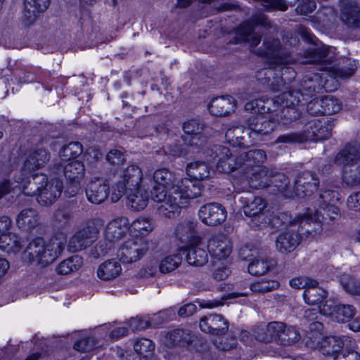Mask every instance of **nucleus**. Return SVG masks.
I'll use <instances>...</instances> for the list:
<instances>
[{"label": "nucleus", "mask_w": 360, "mask_h": 360, "mask_svg": "<svg viewBox=\"0 0 360 360\" xmlns=\"http://www.w3.org/2000/svg\"><path fill=\"white\" fill-rule=\"evenodd\" d=\"M354 71V68H328L320 73L305 75L301 90L285 91L273 99L272 112L276 113L277 121L285 125L296 120L301 116L304 96H311L322 89L332 91L337 89V79H347L353 75Z\"/></svg>", "instance_id": "f257e3e1"}, {"label": "nucleus", "mask_w": 360, "mask_h": 360, "mask_svg": "<svg viewBox=\"0 0 360 360\" xmlns=\"http://www.w3.org/2000/svg\"><path fill=\"white\" fill-rule=\"evenodd\" d=\"M259 54L266 59L269 68L258 71L257 77L270 85L274 91L291 82L295 77V70L288 66L293 58L281 47L279 40L269 39L264 41Z\"/></svg>", "instance_id": "f03ea898"}, {"label": "nucleus", "mask_w": 360, "mask_h": 360, "mask_svg": "<svg viewBox=\"0 0 360 360\" xmlns=\"http://www.w3.org/2000/svg\"><path fill=\"white\" fill-rule=\"evenodd\" d=\"M172 189V191L168 193L152 195V199L160 204L157 208L158 214L167 218L176 217L181 207L202 194L200 185L193 183L189 179L178 180Z\"/></svg>", "instance_id": "7ed1b4c3"}, {"label": "nucleus", "mask_w": 360, "mask_h": 360, "mask_svg": "<svg viewBox=\"0 0 360 360\" xmlns=\"http://www.w3.org/2000/svg\"><path fill=\"white\" fill-rule=\"evenodd\" d=\"M266 155L261 149H251L241 153L245 166V178L250 186L254 189H261L270 185L271 175L269 170L261 165L265 161Z\"/></svg>", "instance_id": "20e7f679"}, {"label": "nucleus", "mask_w": 360, "mask_h": 360, "mask_svg": "<svg viewBox=\"0 0 360 360\" xmlns=\"http://www.w3.org/2000/svg\"><path fill=\"white\" fill-rule=\"evenodd\" d=\"M66 241L65 238H53L48 242L42 238L32 240L25 251V259L35 262L41 266L53 263L64 250Z\"/></svg>", "instance_id": "39448f33"}, {"label": "nucleus", "mask_w": 360, "mask_h": 360, "mask_svg": "<svg viewBox=\"0 0 360 360\" xmlns=\"http://www.w3.org/2000/svg\"><path fill=\"white\" fill-rule=\"evenodd\" d=\"M33 182L28 181L27 186H23L22 191L27 195L37 196V202L44 206L53 204L60 195L63 183L58 179L48 181L44 174H37L32 176Z\"/></svg>", "instance_id": "423d86ee"}, {"label": "nucleus", "mask_w": 360, "mask_h": 360, "mask_svg": "<svg viewBox=\"0 0 360 360\" xmlns=\"http://www.w3.org/2000/svg\"><path fill=\"white\" fill-rule=\"evenodd\" d=\"M334 127L332 121L326 118L309 121L304 127L303 133H290L278 137L276 143H294L305 141H318L328 139Z\"/></svg>", "instance_id": "0eeeda50"}, {"label": "nucleus", "mask_w": 360, "mask_h": 360, "mask_svg": "<svg viewBox=\"0 0 360 360\" xmlns=\"http://www.w3.org/2000/svg\"><path fill=\"white\" fill-rule=\"evenodd\" d=\"M334 162L342 170V178L350 186L360 184V146L347 144L335 156Z\"/></svg>", "instance_id": "6e6552de"}, {"label": "nucleus", "mask_w": 360, "mask_h": 360, "mask_svg": "<svg viewBox=\"0 0 360 360\" xmlns=\"http://www.w3.org/2000/svg\"><path fill=\"white\" fill-rule=\"evenodd\" d=\"M130 231L129 219L125 217H117L110 220L103 231V240L94 247V257L97 258L107 255L115 243L124 238Z\"/></svg>", "instance_id": "1a4fd4ad"}, {"label": "nucleus", "mask_w": 360, "mask_h": 360, "mask_svg": "<svg viewBox=\"0 0 360 360\" xmlns=\"http://www.w3.org/2000/svg\"><path fill=\"white\" fill-rule=\"evenodd\" d=\"M334 197V191H325L319 195V198L323 201V203L320 205L319 209H314V213H313L311 208H307L306 212L302 215H298L295 221L300 224H309L311 222L323 223L328 219L330 221L337 219L340 216V210L337 206L330 204Z\"/></svg>", "instance_id": "9d476101"}, {"label": "nucleus", "mask_w": 360, "mask_h": 360, "mask_svg": "<svg viewBox=\"0 0 360 360\" xmlns=\"http://www.w3.org/2000/svg\"><path fill=\"white\" fill-rule=\"evenodd\" d=\"M145 181L143 179L142 170L139 166L129 165L120 172L119 179L111 187V201L117 202L125 194L126 191L146 184Z\"/></svg>", "instance_id": "9b49d317"}, {"label": "nucleus", "mask_w": 360, "mask_h": 360, "mask_svg": "<svg viewBox=\"0 0 360 360\" xmlns=\"http://www.w3.org/2000/svg\"><path fill=\"white\" fill-rule=\"evenodd\" d=\"M149 242L142 238H131L122 243L117 248L116 259L124 264L139 261L148 252Z\"/></svg>", "instance_id": "f8f14e48"}, {"label": "nucleus", "mask_w": 360, "mask_h": 360, "mask_svg": "<svg viewBox=\"0 0 360 360\" xmlns=\"http://www.w3.org/2000/svg\"><path fill=\"white\" fill-rule=\"evenodd\" d=\"M241 151L238 155L233 154L229 148L221 146H215V154L218 157L217 169L219 172L229 174L234 170L240 169L243 172L245 171L243 160L240 159Z\"/></svg>", "instance_id": "ddd939ff"}, {"label": "nucleus", "mask_w": 360, "mask_h": 360, "mask_svg": "<svg viewBox=\"0 0 360 360\" xmlns=\"http://www.w3.org/2000/svg\"><path fill=\"white\" fill-rule=\"evenodd\" d=\"M276 124L281 122L277 121V116L273 112L269 120L262 115L251 116L246 121V134L252 139H257L259 136L272 132Z\"/></svg>", "instance_id": "4468645a"}, {"label": "nucleus", "mask_w": 360, "mask_h": 360, "mask_svg": "<svg viewBox=\"0 0 360 360\" xmlns=\"http://www.w3.org/2000/svg\"><path fill=\"white\" fill-rule=\"evenodd\" d=\"M269 22L266 17L262 14L255 15L251 22H245L239 27L236 39V42L247 41L251 46H257L261 41V36L255 32V27L262 25L264 27L269 26Z\"/></svg>", "instance_id": "2eb2a0df"}, {"label": "nucleus", "mask_w": 360, "mask_h": 360, "mask_svg": "<svg viewBox=\"0 0 360 360\" xmlns=\"http://www.w3.org/2000/svg\"><path fill=\"white\" fill-rule=\"evenodd\" d=\"M314 341H307V345L311 347L319 349L325 356L335 357L343 348L347 338L337 336L318 337L317 334L314 337Z\"/></svg>", "instance_id": "dca6fc26"}, {"label": "nucleus", "mask_w": 360, "mask_h": 360, "mask_svg": "<svg viewBox=\"0 0 360 360\" xmlns=\"http://www.w3.org/2000/svg\"><path fill=\"white\" fill-rule=\"evenodd\" d=\"M98 229L94 225H87L79 230L70 239L68 248L70 252H76L91 245L98 238Z\"/></svg>", "instance_id": "f3484780"}, {"label": "nucleus", "mask_w": 360, "mask_h": 360, "mask_svg": "<svg viewBox=\"0 0 360 360\" xmlns=\"http://www.w3.org/2000/svg\"><path fill=\"white\" fill-rule=\"evenodd\" d=\"M198 215L203 224L217 226L226 220L227 212L221 204L212 202L202 205L198 211Z\"/></svg>", "instance_id": "a211bd4d"}, {"label": "nucleus", "mask_w": 360, "mask_h": 360, "mask_svg": "<svg viewBox=\"0 0 360 360\" xmlns=\"http://www.w3.org/2000/svg\"><path fill=\"white\" fill-rule=\"evenodd\" d=\"M207 247L211 257L219 261L227 259L232 252L231 242L221 234L212 236Z\"/></svg>", "instance_id": "6ab92c4d"}, {"label": "nucleus", "mask_w": 360, "mask_h": 360, "mask_svg": "<svg viewBox=\"0 0 360 360\" xmlns=\"http://www.w3.org/2000/svg\"><path fill=\"white\" fill-rule=\"evenodd\" d=\"M187 262L192 266H202L208 262V254L198 237H195L189 245L182 250Z\"/></svg>", "instance_id": "aec40b11"}, {"label": "nucleus", "mask_w": 360, "mask_h": 360, "mask_svg": "<svg viewBox=\"0 0 360 360\" xmlns=\"http://www.w3.org/2000/svg\"><path fill=\"white\" fill-rule=\"evenodd\" d=\"M108 181L101 179L90 181L86 188V195L88 200L96 205L103 202L111 193L109 192Z\"/></svg>", "instance_id": "412c9836"}, {"label": "nucleus", "mask_w": 360, "mask_h": 360, "mask_svg": "<svg viewBox=\"0 0 360 360\" xmlns=\"http://www.w3.org/2000/svg\"><path fill=\"white\" fill-rule=\"evenodd\" d=\"M319 184V181L315 174L304 172L297 176L295 179L294 185L295 193L299 198L311 195L317 190Z\"/></svg>", "instance_id": "4be33fe9"}, {"label": "nucleus", "mask_w": 360, "mask_h": 360, "mask_svg": "<svg viewBox=\"0 0 360 360\" xmlns=\"http://www.w3.org/2000/svg\"><path fill=\"white\" fill-rule=\"evenodd\" d=\"M153 179L154 185L152 195L172 191V186L177 182L174 181V174L165 168L156 169L153 173Z\"/></svg>", "instance_id": "5701e85b"}, {"label": "nucleus", "mask_w": 360, "mask_h": 360, "mask_svg": "<svg viewBox=\"0 0 360 360\" xmlns=\"http://www.w3.org/2000/svg\"><path fill=\"white\" fill-rule=\"evenodd\" d=\"M236 108V100L231 96H222L213 98L208 105L210 114L219 117L231 115L235 111Z\"/></svg>", "instance_id": "b1692460"}, {"label": "nucleus", "mask_w": 360, "mask_h": 360, "mask_svg": "<svg viewBox=\"0 0 360 360\" xmlns=\"http://www.w3.org/2000/svg\"><path fill=\"white\" fill-rule=\"evenodd\" d=\"M127 205L134 211L145 209L149 202V194L146 188V184L126 191Z\"/></svg>", "instance_id": "393cba45"}, {"label": "nucleus", "mask_w": 360, "mask_h": 360, "mask_svg": "<svg viewBox=\"0 0 360 360\" xmlns=\"http://www.w3.org/2000/svg\"><path fill=\"white\" fill-rule=\"evenodd\" d=\"M340 18L348 27H360V6L356 3L343 0Z\"/></svg>", "instance_id": "a878e982"}, {"label": "nucleus", "mask_w": 360, "mask_h": 360, "mask_svg": "<svg viewBox=\"0 0 360 360\" xmlns=\"http://www.w3.org/2000/svg\"><path fill=\"white\" fill-rule=\"evenodd\" d=\"M60 167L65 178L72 182L74 185L73 192L78 189L79 181L84 178L85 174V167L82 162L73 160L65 163H60Z\"/></svg>", "instance_id": "bb28decb"}, {"label": "nucleus", "mask_w": 360, "mask_h": 360, "mask_svg": "<svg viewBox=\"0 0 360 360\" xmlns=\"http://www.w3.org/2000/svg\"><path fill=\"white\" fill-rule=\"evenodd\" d=\"M199 326L205 333L218 335L225 333L228 329V322L221 315L210 314L200 319Z\"/></svg>", "instance_id": "cd10ccee"}, {"label": "nucleus", "mask_w": 360, "mask_h": 360, "mask_svg": "<svg viewBox=\"0 0 360 360\" xmlns=\"http://www.w3.org/2000/svg\"><path fill=\"white\" fill-rule=\"evenodd\" d=\"M50 2L51 0H25L23 12L25 25L27 26L32 25L37 20L38 13L45 11Z\"/></svg>", "instance_id": "c85d7f7f"}, {"label": "nucleus", "mask_w": 360, "mask_h": 360, "mask_svg": "<svg viewBox=\"0 0 360 360\" xmlns=\"http://www.w3.org/2000/svg\"><path fill=\"white\" fill-rule=\"evenodd\" d=\"M186 172L189 176V179H191L193 183L200 185L202 190V186L201 184L194 181L193 180L199 181L207 180L211 177V175L213 173L208 163L202 161H194L190 162L186 167Z\"/></svg>", "instance_id": "c756f323"}, {"label": "nucleus", "mask_w": 360, "mask_h": 360, "mask_svg": "<svg viewBox=\"0 0 360 360\" xmlns=\"http://www.w3.org/2000/svg\"><path fill=\"white\" fill-rule=\"evenodd\" d=\"M300 234L288 230L281 233L276 240V250L281 254H288L294 251L300 243Z\"/></svg>", "instance_id": "7c9ffc66"}, {"label": "nucleus", "mask_w": 360, "mask_h": 360, "mask_svg": "<svg viewBox=\"0 0 360 360\" xmlns=\"http://www.w3.org/2000/svg\"><path fill=\"white\" fill-rule=\"evenodd\" d=\"M332 305L328 304V301L320 306L319 309H307L304 311V319L309 323V328L311 330L320 331L323 328L322 323L318 320L319 314H322L324 316L333 314Z\"/></svg>", "instance_id": "2f4dec72"}, {"label": "nucleus", "mask_w": 360, "mask_h": 360, "mask_svg": "<svg viewBox=\"0 0 360 360\" xmlns=\"http://www.w3.org/2000/svg\"><path fill=\"white\" fill-rule=\"evenodd\" d=\"M50 160L49 152L44 148L36 149L27 156L24 170L32 172L44 167Z\"/></svg>", "instance_id": "473e14b6"}, {"label": "nucleus", "mask_w": 360, "mask_h": 360, "mask_svg": "<svg viewBox=\"0 0 360 360\" xmlns=\"http://www.w3.org/2000/svg\"><path fill=\"white\" fill-rule=\"evenodd\" d=\"M240 202L243 203V210L246 216L264 218V212L267 205L264 199L261 197H255L252 199L241 197Z\"/></svg>", "instance_id": "72a5a7b5"}, {"label": "nucleus", "mask_w": 360, "mask_h": 360, "mask_svg": "<svg viewBox=\"0 0 360 360\" xmlns=\"http://www.w3.org/2000/svg\"><path fill=\"white\" fill-rule=\"evenodd\" d=\"M120 262L115 259H107L97 269V276L103 281H111L117 278L122 273Z\"/></svg>", "instance_id": "f704fd0d"}, {"label": "nucleus", "mask_w": 360, "mask_h": 360, "mask_svg": "<svg viewBox=\"0 0 360 360\" xmlns=\"http://www.w3.org/2000/svg\"><path fill=\"white\" fill-rule=\"evenodd\" d=\"M15 221L19 229L30 231L38 224L37 212L34 209H25L17 215Z\"/></svg>", "instance_id": "c9c22d12"}, {"label": "nucleus", "mask_w": 360, "mask_h": 360, "mask_svg": "<svg viewBox=\"0 0 360 360\" xmlns=\"http://www.w3.org/2000/svg\"><path fill=\"white\" fill-rule=\"evenodd\" d=\"M328 297V292L319 286V283L316 281V284L313 286L309 285L304 291L303 298L309 305H317L324 301Z\"/></svg>", "instance_id": "e433bc0d"}, {"label": "nucleus", "mask_w": 360, "mask_h": 360, "mask_svg": "<svg viewBox=\"0 0 360 360\" xmlns=\"http://www.w3.org/2000/svg\"><path fill=\"white\" fill-rule=\"evenodd\" d=\"M22 247V239L15 233H8L0 236V249L8 253H17Z\"/></svg>", "instance_id": "4c0bfd02"}, {"label": "nucleus", "mask_w": 360, "mask_h": 360, "mask_svg": "<svg viewBox=\"0 0 360 360\" xmlns=\"http://www.w3.org/2000/svg\"><path fill=\"white\" fill-rule=\"evenodd\" d=\"M329 304H331L333 314L327 315L334 318L338 322H347L349 321L356 314V310L352 305L350 304H338L335 305L331 302H328Z\"/></svg>", "instance_id": "58836bf2"}, {"label": "nucleus", "mask_w": 360, "mask_h": 360, "mask_svg": "<svg viewBox=\"0 0 360 360\" xmlns=\"http://www.w3.org/2000/svg\"><path fill=\"white\" fill-rule=\"evenodd\" d=\"M83 152V148L79 142H71L63 146L59 152L60 163L77 160Z\"/></svg>", "instance_id": "ea45409f"}, {"label": "nucleus", "mask_w": 360, "mask_h": 360, "mask_svg": "<svg viewBox=\"0 0 360 360\" xmlns=\"http://www.w3.org/2000/svg\"><path fill=\"white\" fill-rule=\"evenodd\" d=\"M183 130L185 134L193 136L191 145L198 146L197 141H205V137L200 135L203 130V124L197 120H190L185 122L183 124Z\"/></svg>", "instance_id": "a19ab883"}, {"label": "nucleus", "mask_w": 360, "mask_h": 360, "mask_svg": "<svg viewBox=\"0 0 360 360\" xmlns=\"http://www.w3.org/2000/svg\"><path fill=\"white\" fill-rule=\"evenodd\" d=\"M271 104L273 105V99L262 97L246 103L245 110L252 113L264 114L270 110L272 111L271 109Z\"/></svg>", "instance_id": "79ce46f5"}, {"label": "nucleus", "mask_w": 360, "mask_h": 360, "mask_svg": "<svg viewBox=\"0 0 360 360\" xmlns=\"http://www.w3.org/2000/svg\"><path fill=\"white\" fill-rule=\"evenodd\" d=\"M195 228V224L193 221H184L176 226L174 231L175 236L182 242L190 241L191 243L195 237L193 236Z\"/></svg>", "instance_id": "37998d69"}, {"label": "nucleus", "mask_w": 360, "mask_h": 360, "mask_svg": "<svg viewBox=\"0 0 360 360\" xmlns=\"http://www.w3.org/2000/svg\"><path fill=\"white\" fill-rule=\"evenodd\" d=\"M129 226L131 231L141 236L148 235L154 229L151 219L148 217L137 218Z\"/></svg>", "instance_id": "c03bdc74"}, {"label": "nucleus", "mask_w": 360, "mask_h": 360, "mask_svg": "<svg viewBox=\"0 0 360 360\" xmlns=\"http://www.w3.org/2000/svg\"><path fill=\"white\" fill-rule=\"evenodd\" d=\"M246 133V129L243 127H233L228 129L225 133L226 141L233 147L243 148L245 144L243 142L245 136L241 134Z\"/></svg>", "instance_id": "a18cd8bd"}, {"label": "nucleus", "mask_w": 360, "mask_h": 360, "mask_svg": "<svg viewBox=\"0 0 360 360\" xmlns=\"http://www.w3.org/2000/svg\"><path fill=\"white\" fill-rule=\"evenodd\" d=\"M182 261L180 253L169 255L164 257L159 264V270L162 274H168L179 266Z\"/></svg>", "instance_id": "49530a36"}, {"label": "nucleus", "mask_w": 360, "mask_h": 360, "mask_svg": "<svg viewBox=\"0 0 360 360\" xmlns=\"http://www.w3.org/2000/svg\"><path fill=\"white\" fill-rule=\"evenodd\" d=\"M274 266L273 261L266 258L258 259L252 262L248 266L250 274L259 276L266 273Z\"/></svg>", "instance_id": "de8ad7c7"}, {"label": "nucleus", "mask_w": 360, "mask_h": 360, "mask_svg": "<svg viewBox=\"0 0 360 360\" xmlns=\"http://www.w3.org/2000/svg\"><path fill=\"white\" fill-rule=\"evenodd\" d=\"M81 264V259L78 256L71 257L62 262L56 267L58 274L67 275L79 269Z\"/></svg>", "instance_id": "09e8293b"}, {"label": "nucleus", "mask_w": 360, "mask_h": 360, "mask_svg": "<svg viewBox=\"0 0 360 360\" xmlns=\"http://www.w3.org/2000/svg\"><path fill=\"white\" fill-rule=\"evenodd\" d=\"M155 345L153 342L146 338L138 340L134 344V350L143 359H148L153 355Z\"/></svg>", "instance_id": "8fccbe9b"}, {"label": "nucleus", "mask_w": 360, "mask_h": 360, "mask_svg": "<svg viewBox=\"0 0 360 360\" xmlns=\"http://www.w3.org/2000/svg\"><path fill=\"white\" fill-rule=\"evenodd\" d=\"M340 283L346 292L354 295H360V280L343 274L340 277Z\"/></svg>", "instance_id": "3c124183"}, {"label": "nucleus", "mask_w": 360, "mask_h": 360, "mask_svg": "<svg viewBox=\"0 0 360 360\" xmlns=\"http://www.w3.org/2000/svg\"><path fill=\"white\" fill-rule=\"evenodd\" d=\"M300 334L295 326H286L282 335H281L280 342L284 345H289L297 342L300 339Z\"/></svg>", "instance_id": "603ef678"}, {"label": "nucleus", "mask_w": 360, "mask_h": 360, "mask_svg": "<svg viewBox=\"0 0 360 360\" xmlns=\"http://www.w3.org/2000/svg\"><path fill=\"white\" fill-rule=\"evenodd\" d=\"M271 183L277 188V191L284 195L285 197H291L288 193V189L290 185V180L284 174L279 173L274 176H271Z\"/></svg>", "instance_id": "864d4df0"}, {"label": "nucleus", "mask_w": 360, "mask_h": 360, "mask_svg": "<svg viewBox=\"0 0 360 360\" xmlns=\"http://www.w3.org/2000/svg\"><path fill=\"white\" fill-rule=\"evenodd\" d=\"M279 283L274 280H261L250 285V289L255 292H266L278 288Z\"/></svg>", "instance_id": "5fc2aeb1"}, {"label": "nucleus", "mask_w": 360, "mask_h": 360, "mask_svg": "<svg viewBox=\"0 0 360 360\" xmlns=\"http://www.w3.org/2000/svg\"><path fill=\"white\" fill-rule=\"evenodd\" d=\"M128 325L133 332H136L153 326L155 323L152 322L149 317L146 316L131 318L129 321Z\"/></svg>", "instance_id": "6e6d98bb"}, {"label": "nucleus", "mask_w": 360, "mask_h": 360, "mask_svg": "<svg viewBox=\"0 0 360 360\" xmlns=\"http://www.w3.org/2000/svg\"><path fill=\"white\" fill-rule=\"evenodd\" d=\"M323 114H332L338 112L342 108L341 103L331 96L322 98Z\"/></svg>", "instance_id": "4d7b16f0"}, {"label": "nucleus", "mask_w": 360, "mask_h": 360, "mask_svg": "<svg viewBox=\"0 0 360 360\" xmlns=\"http://www.w3.org/2000/svg\"><path fill=\"white\" fill-rule=\"evenodd\" d=\"M169 339L174 344H188L192 341V336L187 330L176 329L169 333Z\"/></svg>", "instance_id": "13d9d810"}, {"label": "nucleus", "mask_w": 360, "mask_h": 360, "mask_svg": "<svg viewBox=\"0 0 360 360\" xmlns=\"http://www.w3.org/2000/svg\"><path fill=\"white\" fill-rule=\"evenodd\" d=\"M326 57L324 51L313 49L304 52V59L301 60L302 63H321Z\"/></svg>", "instance_id": "bf43d9fd"}, {"label": "nucleus", "mask_w": 360, "mask_h": 360, "mask_svg": "<svg viewBox=\"0 0 360 360\" xmlns=\"http://www.w3.org/2000/svg\"><path fill=\"white\" fill-rule=\"evenodd\" d=\"M285 328V324L282 322H271L269 323L266 330L271 337V340L275 339L280 341L281 335H282Z\"/></svg>", "instance_id": "052dcab7"}, {"label": "nucleus", "mask_w": 360, "mask_h": 360, "mask_svg": "<svg viewBox=\"0 0 360 360\" xmlns=\"http://www.w3.org/2000/svg\"><path fill=\"white\" fill-rule=\"evenodd\" d=\"M316 284V280L311 279L309 277L301 276L294 278L290 280V285L292 288L296 289H304L308 288L309 285L313 286Z\"/></svg>", "instance_id": "680f3d73"}, {"label": "nucleus", "mask_w": 360, "mask_h": 360, "mask_svg": "<svg viewBox=\"0 0 360 360\" xmlns=\"http://www.w3.org/2000/svg\"><path fill=\"white\" fill-rule=\"evenodd\" d=\"M334 360H360V354L353 348H342Z\"/></svg>", "instance_id": "e2e57ef3"}, {"label": "nucleus", "mask_w": 360, "mask_h": 360, "mask_svg": "<svg viewBox=\"0 0 360 360\" xmlns=\"http://www.w3.org/2000/svg\"><path fill=\"white\" fill-rule=\"evenodd\" d=\"M74 348L79 352H89L95 348V340L91 337L81 339L75 343Z\"/></svg>", "instance_id": "0e129e2a"}, {"label": "nucleus", "mask_w": 360, "mask_h": 360, "mask_svg": "<svg viewBox=\"0 0 360 360\" xmlns=\"http://www.w3.org/2000/svg\"><path fill=\"white\" fill-rule=\"evenodd\" d=\"M106 160L112 165L119 166L124 162L125 157L122 151L113 149L107 154Z\"/></svg>", "instance_id": "69168bd1"}, {"label": "nucleus", "mask_w": 360, "mask_h": 360, "mask_svg": "<svg viewBox=\"0 0 360 360\" xmlns=\"http://www.w3.org/2000/svg\"><path fill=\"white\" fill-rule=\"evenodd\" d=\"M308 112L313 115L323 114V101L321 98H315L308 103L307 106Z\"/></svg>", "instance_id": "338daca9"}, {"label": "nucleus", "mask_w": 360, "mask_h": 360, "mask_svg": "<svg viewBox=\"0 0 360 360\" xmlns=\"http://www.w3.org/2000/svg\"><path fill=\"white\" fill-rule=\"evenodd\" d=\"M347 206L350 210L360 212V191L354 192L348 196Z\"/></svg>", "instance_id": "774afa93"}]
</instances>
